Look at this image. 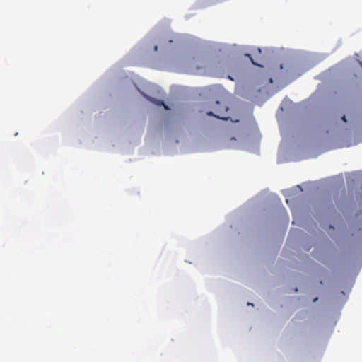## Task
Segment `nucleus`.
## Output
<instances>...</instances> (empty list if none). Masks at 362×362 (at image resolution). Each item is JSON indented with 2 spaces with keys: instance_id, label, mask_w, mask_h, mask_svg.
Here are the masks:
<instances>
[{
  "instance_id": "nucleus-1",
  "label": "nucleus",
  "mask_w": 362,
  "mask_h": 362,
  "mask_svg": "<svg viewBox=\"0 0 362 362\" xmlns=\"http://www.w3.org/2000/svg\"><path fill=\"white\" fill-rule=\"evenodd\" d=\"M228 107L226 104L221 103L219 101H216L215 107H214V112L209 111L206 112V115L209 116H214L216 118L228 120L230 117L228 116Z\"/></svg>"
},
{
  "instance_id": "nucleus-2",
  "label": "nucleus",
  "mask_w": 362,
  "mask_h": 362,
  "mask_svg": "<svg viewBox=\"0 0 362 362\" xmlns=\"http://www.w3.org/2000/svg\"><path fill=\"white\" fill-rule=\"evenodd\" d=\"M341 119H342L344 122H347V120H346V116H345V115H343V117H341Z\"/></svg>"
},
{
  "instance_id": "nucleus-3",
  "label": "nucleus",
  "mask_w": 362,
  "mask_h": 362,
  "mask_svg": "<svg viewBox=\"0 0 362 362\" xmlns=\"http://www.w3.org/2000/svg\"><path fill=\"white\" fill-rule=\"evenodd\" d=\"M280 68H281V69H283V66H282V64H281V65H280Z\"/></svg>"
}]
</instances>
